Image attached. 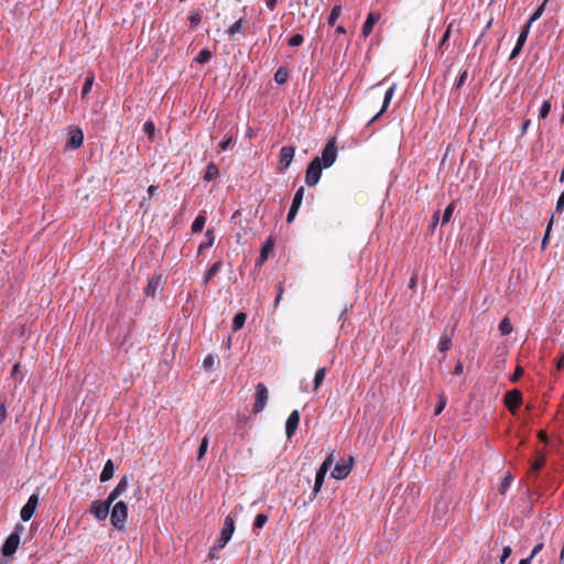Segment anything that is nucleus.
I'll use <instances>...</instances> for the list:
<instances>
[{"label":"nucleus","mask_w":564,"mask_h":564,"mask_svg":"<svg viewBox=\"0 0 564 564\" xmlns=\"http://www.w3.org/2000/svg\"><path fill=\"white\" fill-rule=\"evenodd\" d=\"M337 159V143L335 138L327 141L322 150L321 156H315L305 171V184L310 187L315 186L322 176L323 169L330 167Z\"/></svg>","instance_id":"f257e3e1"},{"label":"nucleus","mask_w":564,"mask_h":564,"mask_svg":"<svg viewBox=\"0 0 564 564\" xmlns=\"http://www.w3.org/2000/svg\"><path fill=\"white\" fill-rule=\"evenodd\" d=\"M128 485V478L126 476L122 477L105 501L95 500L91 502L90 513L99 521L105 520L109 514L111 505L127 490Z\"/></svg>","instance_id":"f03ea898"},{"label":"nucleus","mask_w":564,"mask_h":564,"mask_svg":"<svg viewBox=\"0 0 564 564\" xmlns=\"http://www.w3.org/2000/svg\"><path fill=\"white\" fill-rule=\"evenodd\" d=\"M110 512V522L119 531L126 529V522L128 518V506L123 501H118L112 506Z\"/></svg>","instance_id":"7ed1b4c3"},{"label":"nucleus","mask_w":564,"mask_h":564,"mask_svg":"<svg viewBox=\"0 0 564 564\" xmlns=\"http://www.w3.org/2000/svg\"><path fill=\"white\" fill-rule=\"evenodd\" d=\"M235 532V517L228 514L225 518L223 529L220 531V535L214 545V550H223L226 544L230 541L232 534Z\"/></svg>","instance_id":"20e7f679"},{"label":"nucleus","mask_w":564,"mask_h":564,"mask_svg":"<svg viewBox=\"0 0 564 564\" xmlns=\"http://www.w3.org/2000/svg\"><path fill=\"white\" fill-rule=\"evenodd\" d=\"M269 399V392L264 383L259 382L256 386V400L252 408V413L258 414L264 410Z\"/></svg>","instance_id":"39448f33"},{"label":"nucleus","mask_w":564,"mask_h":564,"mask_svg":"<svg viewBox=\"0 0 564 564\" xmlns=\"http://www.w3.org/2000/svg\"><path fill=\"white\" fill-rule=\"evenodd\" d=\"M295 154V147L284 145L280 150L278 170L284 173L291 165Z\"/></svg>","instance_id":"423d86ee"},{"label":"nucleus","mask_w":564,"mask_h":564,"mask_svg":"<svg viewBox=\"0 0 564 564\" xmlns=\"http://www.w3.org/2000/svg\"><path fill=\"white\" fill-rule=\"evenodd\" d=\"M18 529H21V527H18L8 538L7 540L4 541L2 547H1V552H2V555L8 557V556H12L18 547H19V544H20V533L18 532Z\"/></svg>","instance_id":"0eeeda50"},{"label":"nucleus","mask_w":564,"mask_h":564,"mask_svg":"<svg viewBox=\"0 0 564 564\" xmlns=\"http://www.w3.org/2000/svg\"><path fill=\"white\" fill-rule=\"evenodd\" d=\"M503 402L511 413H516L522 403V393L517 389L507 391L503 397Z\"/></svg>","instance_id":"6e6552de"},{"label":"nucleus","mask_w":564,"mask_h":564,"mask_svg":"<svg viewBox=\"0 0 564 564\" xmlns=\"http://www.w3.org/2000/svg\"><path fill=\"white\" fill-rule=\"evenodd\" d=\"M352 457L350 456L348 460H344L341 463H337L332 470V477L337 480L345 479L351 471L352 468Z\"/></svg>","instance_id":"1a4fd4ad"},{"label":"nucleus","mask_w":564,"mask_h":564,"mask_svg":"<svg viewBox=\"0 0 564 564\" xmlns=\"http://www.w3.org/2000/svg\"><path fill=\"white\" fill-rule=\"evenodd\" d=\"M39 506V496L33 494L29 497L26 503L22 507L20 516L23 521H29Z\"/></svg>","instance_id":"9d476101"},{"label":"nucleus","mask_w":564,"mask_h":564,"mask_svg":"<svg viewBox=\"0 0 564 564\" xmlns=\"http://www.w3.org/2000/svg\"><path fill=\"white\" fill-rule=\"evenodd\" d=\"M304 193H305V188L303 186L297 188V191L295 192L291 207L288 213V217H286L288 223H292L294 220V218L301 207V204L303 202Z\"/></svg>","instance_id":"9b49d317"},{"label":"nucleus","mask_w":564,"mask_h":564,"mask_svg":"<svg viewBox=\"0 0 564 564\" xmlns=\"http://www.w3.org/2000/svg\"><path fill=\"white\" fill-rule=\"evenodd\" d=\"M300 424V412L294 410L290 413L286 422H285V434L288 438H291L295 431L297 430Z\"/></svg>","instance_id":"f8f14e48"},{"label":"nucleus","mask_w":564,"mask_h":564,"mask_svg":"<svg viewBox=\"0 0 564 564\" xmlns=\"http://www.w3.org/2000/svg\"><path fill=\"white\" fill-rule=\"evenodd\" d=\"M274 243L275 241L272 236L267 238L261 248L260 254L256 260V267H261L268 260L269 253L274 249Z\"/></svg>","instance_id":"ddd939ff"},{"label":"nucleus","mask_w":564,"mask_h":564,"mask_svg":"<svg viewBox=\"0 0 564 564\" xmlns=\"http://www.w3.org/2000/svg\"><path fill=\"white\" fill-rule=\"evenodd\" d=\"M328 470H329V468H327L326 465L319 466V468L316 473V476H315V482H314L311 500L315 499L316 496L318 495V492L321 491Z\"/></svg>","instance_id":"4468645a"},{"label":"nucleus","mask_w":564,"mask_h":564,"mask_svg":"<svg viewBox=\"0 0 564 564\" xmlns=\"http://www.w3.org/2000/svg\"><path fill=\"white\" fill-rule=\"evenodd\" d=\"M397 90V84L393 83L386 91L384 96H383V101H382V106H381V109L380 111L370 120V123L376 121L383 112L387 111L393 96H394V93Z\"/></svg>","instance_id":"2eb2a0df"},{"label":"nucleus","mask_w":564,"mask_h":564,"mask_svg":"<svg viewBox=\"0 0 564 564\" xmlns=\"http://www.w3.org/2000/svg\"><path fill=\"white\" fill-rule=\"evenodd\" d=\"M379 19H380V14L376 13V12H370L367 15V19L361 29V35L364 37H368L371 34L373 25L378 22Z\"/></svg>","instance_id":"dca6fc26"},{"label":"nucleus","mask_w":564,"mask_h":564,"mask_svg":"<svg viewBox=\"0 0 564 564\" xmlns=\"http://www.w3.org/2000/svg\"><path fill=\"white\" fill-rule=\"evenodd\" d=\"M84 134L80 129L69 131V138L67 140V147L70 149H78L83 145Z\"/></svg>","instance_id":"f3484780"},{"label":"nucleus","mask_w":564,"mask_h":564,"mask_svg":"<svg viewBox=\"0 0 564 564\" xmlns=\"http://www.w3.org/2000/svg\"><path fill=\"white\" fill-rule=\"evenodd\" d=\"M115 474V465L111 459H108L101 470L100 474V481L106 482L110 480L113 477Z\"/></svg>","instance_id":"a211bd4d"},{"label":"nucleus","mask_w":564,"mask_h":564,"mask_svg":"<svg viewBox=\"0 0 564 564\" xmlns=\"http://www.w3.org/2000/svg\"><path fill=\"white\" fill-rule=\"evenodd\" d=\"M218 176H219L218 166L214 162L208 163L206 166L205 174H204V181L210 182V181L216 180Z\"/></svg>","instance_id":"6ab92c4d"},{"label":"nucleus","mask_w":564,"mask_h":564,"mask_svg":"<svg viewBox=\"0 0 564 564\" xmlns=\"http://www.w3.org/2000/svg\"><path fill=\"white\" fill-rule=\"evenodd\" d=\"M221 267L223 262L220 260L213 263L204 275V284H207L221 270Z\"/></svg>","instance_id":"aec40b11"},{"label":"nucleus","mask_w":564,"mask_h":564,"mask_svg":"<svg viewBox=\"0 0 564 564\" xmlns=\"http://www.w3.org/2000/svg\"><path fill=\"white\" fill-rule=\"evenodd\" d=\"M437 348L442 354H444V359L446 352L452 348V338L447 334H443L437 344Z\"/></svg>","instance_id":"412c9836"},{"label":"nucleus","mask_w":564,"mask_h":564,"mask_svg":"<svg viewBox=\"0 0 564 564\" xmlns=\"http://www.w3.org/2000/svg\"><path fill=\"white\" fill-rule=\"evenodd\" d=\"M553 224H554V215L551 216V218H550V220L547 223V226H546V229H545V234H544L543 239H542V245H541L542 250H545L547 245H549L551 231H552V228H553Z\"/></svg>","instance_id":"4be33fe9"},{"label":"nucleus","mask_w":564,"mask_h":564,"mask_svg":"<svg viewBox=\"0 0 564 564\" xmlns=\"http://www.w3.org/2000/svg\"><path fill=\"white\" fill-rule=\"evenodd\" d=\"M206 224V217L199 214L192 224L193 232H200Z\"/></svg>","instance_id":"5701e85b"},{"label":"nucleus","mask_w":564,"mask_h":564,"mask_svg":"<svg viewBox=\"0 0 564 564\" xmlns=\"http://www.w3.org/2000/svg\"><path fill=\"white\" fill-rule=\"evenodd\" d=\"M213 54L209 50H202L195 57V62H197L200 65H204L208 63L212 58Z\"/></svg>","instance_id":"b1692460"},{"label":"nucleus","mask_w":564,"mask_h":564,"mask_svg":"<svg viewBox=\"0 0 564 564\" xmlns=\"http://www.w3.org/2000/svg\"><path fill=\"white\" fill-rule=\"evenodd\" d=\"M289 73L285 68L280 67L274 74V80L279 85H283L288 82Z\"/></svg>","instance_id":"393cba45"},{"label":"nucleus","mask_w":564,"mask_h":564,"mask_svg":"<svg viewBox=\"0 0 564 564\" xmlns=\"http://www.w3.org/2000/svg\"><path fill=\"white\" fill-rule=\"evenodd\" d=\"M326 368L323 367V368H319L316 373H315V377H314V390H317L321 384L323 383V381L325 380V377H326Z\"/></svg>","instance_id":"a878e982"},{"label":"nucleus","mask_w":564,"mask_h":564,"mask_svg":"<svg viewBox=\"0 0 564 564\" xmlns=\"http://www.w3.org/2000/svg\"><path fill=\"white\" fill-rule=\"evenodd\" d=\"M205 242H202L198 247V251L200 252L202 250L206 249V248H209L213 246L214 243V240H215V237H214V231L212 229H208L206 232H205Z\"/></svg>","instance_id":"bb28decb"},{"label":"nucleus","mask_w":564,"mask_h":564,"mask_svg":"<svg viewBox=\"0 0 564 564\" xmlns=\"http://www.w3.org/2000/svg\"><path fill=\"white\" fill-rule=\"evenodd\" d=\"M546 1L547 0H544L536 9L535 11L532 13V15L530 17V19L528 20L527 24H529L531 26V24L536 21L538 19L541 18V15L543 14L544 10H545V4H546Z\"/></svg>","instance_id":"cd10ccee"},{"label":"nucleus","mask_w":564,"mask_h":564,"mask_svg":"<svg viewBox=\"0 0 564 564\" xmlns=\"http://www.w3.org/2000/svg\"><path fill=\"white\" fill-rule=\"evenodd\" d=\"M246 318H247V315L245 313H242V312L237 313L232 321V329L235 332L240 329L243 326Z\"/></svg>","instance_id":"c85d7f7f"},{"label":"nucleus","mask_w":564,"mask_h":564,"mask_svg":"<svg viewBox=\"0 0 564 564\" xmlns=\"http://www.w3.org/2000/svg\"><path fill=\"white\" fill-rule=\"evenodd\" d=\"M243 19H239L238 21H236L228 30V34L230 36L235 35V34H238V33H243L245 30H243Z\"/></svg>","instance_id":"c756f323"},{"label":"nucleus","mask_w":564,"mask_h":564,"mask_svg":"<svg viewBox=\"0 0 564 564\" xmlns=\"http://www.w3.org/2000/svg\"><path fill=\"white\" fill-rule=\"evenodd\" d=\"M340 14H341V7L339 4L334 6L330 11V14L328 17L327 23L329 25H334L336 23L337 19L340 17Z\"/></svg>","instance_id":"7c9ffc66"},{"label":"nucleus","mask_w":564,"mask_h":564,"mask_svg":"<svg viewBox=\"0 0 564 564\" xmlns=\"http://www.w3.org/2000/svg\"><path fill=\"white\" fill-rule=\"evenodd\" d=\"M545 464V455L539 454L536 459L531 464V473H538Z\"/></svg>","instance_id":"2f4dec72"},{"label":"nucleus","mask_w":564,"mask_h":564,"mask_svg":"<svg viewBox=\"0 0 564 564\" xmlns=\"http://www.w3.org/2000/svg\"><path fill=\"white\" fill-rule=\"evenodd\" d=\"M530 28L531 26L529 24H527V23L523 25V28H522L519 36H518V40H517V43H516L517 45H519V46H523L524 45V43H525V41L528 39V35H529V32H530Z\"/></svg>","instance_id":"473e14b6"},{"label":"nucleus","mask_w":564,"mask_h":564,"mask_svg":"<svg viewBox=\"0 0 564 564\" xmlns=\"http://www.w3.org/2000/svg\"><path fill=\"white\" fill-rule=\"evenodd\" d=\"M456 208V205L454 202H452L444 210L443 217H442V225H445L449 223L452 215Z\"/></svg>","instance_id":"72a5a7b5"},{"label":"nucleus","mask_w":564,"mask_h":564,"mask_svg":"<svg viewBox=\"0 0 564 564\" xmlns=\"http://www.w3.org/2000/svg\"><path fill=\"white\" fill-rule=\"evenodd\" d=\"M208 443H209L208 437L204 436L202 438V442H200V445H199L198 452H197V459L198 460H200L205 456V454L207 452V448H208Z\"/></svg>","instance_id":"f704fd0d"},{"label":"nucleus","mask_w":564,"mask_h":564,"mask_svg":"<svg viewBox=\"0 0 564 564\" xmlns=\"http://www.w3.org/2000/svg\"><path fill=\"white\" fill-rule=\"evenodd\" d=\"M188 20H189L191 26L196 28L202 20L200 12L198 10L192 11L189 13Z\"/></svg>","instance_id":"c9c22d12"},{"label":"nucleus","mask_w":564,"mask_h":564,"mask_svg":"<svg viewBox=\"0 0 564 564\" xmlns=\"http://www.w3.org/2000/svg\"><path fill=\"white\" fill-rule=\"evenodd\" d=\"M499 330H500V332H501V334H503V335H508V334H510V333H511V330H512V326H511L510 321H509L507 317H505V318L500 322V324H499Z\"/></svg>","instance_id":"e433bc0d"},{"label":"nucleus","mask_w":564,"mask_h":564,"mask_svg":"<svg viewBox=\"0 0 564 564\" xmlns=\"http://www.w3.org/2000/svg\"><path fill=\"white\" fill-rule=\"evenodd\" d=\"M551 108H552V106H551V101L550 100L543 101V104H542V106L540 108L539 118L540 119H545L549 116V113L551 111Z\"/></svg>","instance_id":"4c0bfd02"},{"label":"nucleus","mask_w":564,"mask_h":564,"mask_svg":"<svg viewBox=\"0 0 564 564\" xmlns=\"http://www.w3.org/2000/svg\"><path fill=\"white\" fill-rule=\"evenodd\" d=\"M268 522V516L264 513H259L253 522L254 529H261L264 527V524Z\"/></svg>","instance_id":"58836bf2"},{"label":"nucleus","mask_w":564,"mask_h":564,"mask_svg":"<svg viewBox=\"0 0 564 564\" xmlns=\"http://www.w3.org/2000/svg\"><path fill=\"white\" fill-rule=\"evenodd\" d=\"M93 84H94V75L87 76L85 79V83L83 85V89H82L83 97L86 96L90 91Z\"/></svg>","instance_id":"ea45409f"},{"label":"nucleus","mask_w":564,"mask_h":564,"mask_svg":"<svg viewBox=\"0 0 564 564\" xmlns=\"http://www.w3.org/2000/svg\"><path fill=\"white\" fill-rule=\"evenodd\" d=\"M215 364H218V360L215 356L213 355H207L205 358H204V361H203V367L205 369H212Z\"/></svg>","instance_id":"a19ab883"},{"label":"nucleus","mask_w":564,"mask_h":564,"mask_svg":"<svg viewBox=\"0 0 564 564\" xmlns=\"http://www.w3.org/2000/svg\"><path fill=\"white\" fill-rule=\"evenodd\" d=\"M303 42L304 37L301 34H294L289 39V45L294 47L302 45Z\"/></svg>","instance_id":"79ce46f5"},{"label":"nucleus","mask_w":564,"mask_h":564,"mask_svg":"<svg viewBox=\"0 0 564 564\" xmlns=\"http://www.w3.org/2000/svg\"><path fill=\"white\" fill-rule=\"evenodd\" d=\"M445 405H446V398L444 394H441L438 398L437 405L434 410V415L441 414V412L444 410Z\"/></svg>","instance_id":"37998d69"},{"label":"nucleus","mask_w":564,"mask_h":564,"mask_svg":"<svg viewBox=\"0 0 564 564\" xmlns=\"http://www.w3.org/2000/svg\"><path fill=\"white\" fill-rule=\"evenodd\" d=\"M512 553L511 546L507 545L502 549V554L500 555L499 563L505 564L506 561L509 558V556Z\"/></svg>","instance_id":"c03bdc74"},{"label":"nucleus","mask_w":564,"mask_h":564,"mask_svg":"<svg viewBox=\"0 0 564 564\" xmlns=\"http://www.w3.org/2000/svg\"><path fill=\"white\" fill-rule=\"evenodd\" d=\"M511 480H512V475H511V474H508V475L503 478V480H502V482H501V486H500V489H499L500 494H505L506 489L510 486Z\"/></svg>","instance_id":"a18cd8bd"},{"label":"nucleus","mask_w":564,"mask_h":564,"mask_svg":"<svg viewBox=\"0 0 564 564\" xmlns=\"http://www.w3.org/2000/svg\"><path fill=\"white\" fill-rule=\"evenodd\" d=\"M543 547H544V542H543V539L541 538L540 541L535 544V546L531 551V554L529 556L534 558L536 556V554L543 550Z\"/></svg>","instance_id":"49530a36"},{"label":"nucleus","mask_w":564,"mask_h":564,"mask_svg":"<svg viewBox=\"0 0 564 564\" xmlns=\"http://www.w3.org/2000/svg\"><path fill=\"white\" fill-rule=\"evenodd\" d=\"M276 288H278V295H276V297L274 300V307H276L279 305V303H280V301L282 299V295L284 293L283 282H279Z\"/></svg>","instance_id":"de8ad7c7"},{"label":"nucleus","mask_w":564,"mask_h":564,"mask_svg":"<svg viewBox=\"0 0 564 564\" xmlns=\"http://www.w3.org/2000/svg\"><path fill=\"white\" fill-rule=\"evenodd\" d=\"M467 77H468V73H467V70L462 72V73L459 74V77H458V79H457L456 84H455V88H456V89H459V88L465 84V82H466Z\"/></svg>","instance_id":"09e8293b"},{"label":"nucleus","mask_w":564,"mask_h":564,"mask_svg":"<svg viewBox=\"0 0 564 564\" xmlns=\"http://www.w3.org/2000/svg\"><path fill=\"white\" fill-rule=\"evenodd\" d=\"M143 131L148 133L149 137H152L155 131L154 123L152 121H147L143 126Z\"/></svg>","instance_id":"8fccbe9b"},{"label":"nucleus","mask_w":564,"mask_h":564,"mask_svg":"<svg viewBox=\"0 0 564 564\" xmlns=\"http://www.w3.org/2000/svg\"><path fill=\"white\" fill-rule=\"evenodd\" d=\"M563 209H564V191L561 193V195L556 202V207H555L556 213H562Z\"/></svg>","instance_id":"3c124183"},{"label":"nucleus","mask_w":564,"mask_h":564,"mask_svg":"<svg viewBox=\"0 0 564 564\" xmlns=\"http://www.w3.org/2000/svg\"><path fill=\"white\" fill-rule=\"evenodd\" d=\"M232 142H234V139H232L231 137H230V138H227L226 140L221 141V142L219 143V145H218V147H219V150H220V151H226V150L230 147V144H231Z\"/></svg>","instance_id":"603ef678"},{"label":"nucleus","mask_w":564,"mask_h":564,"mask_svg":"<svg viewBox=\"0 0 564 564\" xmlns=\"http://www.w3.org/2000/svg\"><path fill=\"white\" fill-rule=\"evenodd\" d=\"M523 375V369L521 367H517L513 375L511 376L510 380L512 382H516L519 380V378Z\"/></svg>","instance_id":"864d4df0"},{"label":"nucleus","mask_w":564,"mask_h":564,"mask_svg":"<svg viewBox=\"0 0 564 564\" xmlns=\"http://www.w3.org/2000/svg\"><path fill=\"white\" fill-rule=\"evenodd\" d=\"M334 462V453H330L325 460L322 463V465H326L327 468H330Z\"/></svg>","instance_id":"5fc2aeb1"},{"label":"nucleus","mask_w":564,"mask_h":564,"mask_svg":"<svg viewBox=\"0 0 564 564\" xmlns=\"http://www.w3.org/2000/svg\"><path fill=\"white\" fill-rule=\"evenodd\" d=\"M334 462V453H330L325 460L322 463V465H326L327 468H330Z\"/></svg>","instance_id":"6e6d98bb"},{"label":"nucleus","mask_w":564,"mask_h":564,"mask_svg":"<svg viewBox=\"0 0 564 564\" xmlns=\"http://www.w3.org/2000/svg\"><path fill=\"white\" fill-rule=\"evenodd\" d=\"M7 419V408L4 403L0 404V423Z\"/></svg>","instance_id":"4d7b16f0"},{"label":"nucleus","mask_w":564,"mask_h":564,"mask_svg":"<svg viewBox=\"0 0 564 564\" xmlns=\"http://www.w3.org/2000/svg\"><path fill=\"white\" fill-rule=\"evenodd\" d=\"M522 47H523V46H519V45H517V44H516V46L513 47V50H512V52H511V54H510L509 59H513V58H516V57L520 54V52H521Z\"/></svg>","instance_id":"13d9d810"},{"label":"nucleus","mask_w":564,"mask_h":564,"mask_svg":"<svg viewBox=\"0 0 564 564\" xmlns=\"http://www.w3.org/2000/svg\"><path fill=\"white\" fill-rule=\"evenodd\" d=\"M463 370H464V366L460 361H457L455 368H454V375L455 376H460L463 373Z\"/></svg>","instance_id":"bf43d9fd"},{"label":"nucleus","mask_w":564,"mask_h":564,"mask_svg":"<svg viewBox=\"0 0 564 564\" xmlns=\"http://www.w3.org/2000/svg\"><path fill=\"white\" fill-rule=\"evenodd\" d=\"M556 369L560 371L564 369V352L556 361Z\"/></svg>","instance_id":"052dcab7"},{"label":"nucleus","mask_w":564,"mask_h":564,"mask_svg":"<svg viewBox=\"0 0 564 564\" xmlns=\"http://www.w3.org/2000/svg\"><path fill=\"white\" fill-rule=\"evenodd\" d=\"M158 192V186L156 185H150L148 187V194L150 197H153Z\"/></svg>","instance_id":"680f3d73"},{"label":"nucleus","mask_w":564,"mask_h":564,"mask_svg":"<svg viewBox=\"0 0 564 564\" xmlns=\"http://www.w3.org/2000/svg\"><path fill=\"white\" fill-rule=\"evenodd\" d=\"M531 124V120L530 119H527L523 123H522V128H521V134H524L528 130V128L530 127Z\"/></svg>","instance_id":"e2e57ef3"},{"label":"nucleus","mask_w":564,"mask_h":564,"mask_svg":"<svg viewBox=\"0 0 564 564\" xmlns=\"http://www.w3.org/2000/svg\"><path fill=\"white\" fill-rule=\"evenodd\" d=\"M276 3H278V0H265V6L270 10H273L275 8Z\"/></svg>","instance_id":"0e129e2a"},{"label":"nucleus","mask_w":564,"mask_h":564,"mask_svg":"<svg viewBox=\"0 0 564 564\" xmlns=\"http://www.w3.org/2000/svg\"><path fill=\"white\" fill-rule=\"evenodd\" d=\"M438 218H440V210H436L433 215L432 228H435L436 224L438 223Z\"/></svg>","instance_id":"69168bd1"},{"label":"nucleus","mask_w":564,"mask_h":564,"mask_svg":"<svg viewBox=\"0 0 564 564\" xmlns=\"http://www.w3.org/2000/svg\"><path fill=\"white\" fill-rule=\"evenodd\" d=\"M538 437H539V438H540V441H542V442H547V435H546V433H545L544 431H540V432L538 433Z\"/></svg>","instance_id":"338daca9"},{"label":"nucleus","mask_w":564,"mask_h":564,"mask_svg":"<svg viewBox=\"0 0 564 564\" xmlns=\"http://www.w3.org/2000/svg\"><path fill=\"white\" fill-rule=\"evenodd\" d=\"M532 560L533 558L531 556H528L525 558L520 560L519 564H531Z\"/></svg>","instance_id":"774afa93"}]
</instances>
